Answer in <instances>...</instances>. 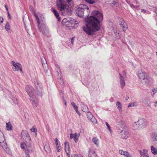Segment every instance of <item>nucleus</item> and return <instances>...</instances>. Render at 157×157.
<instances>
[{
	"label": "nucleus",
	"mask_w": 157,
	"mask_h": 157,
	"mask_svg": "<svg viewBox=\"0 0 157 157\" xmlns=\"http://www.w3.org/2000/svg\"><path fill=\"white\" fill-rule=\"evenodd\" d=\"M86 15L88 17L85 18L86 25L83 29L87 34L92 35L94 32L100 30V23L103 20V14L99 11L94 10L89 17V14Z\"/></svg>",
	"instance_id": "obj_1"
},
{
	"label": "nucleus",
	"mask_w": 157,
	"mask_h": 157,
	"mask_svg": "<svg viewBox=\"0 0 157 157\" xmlns=\"http://www.w3.org/2000/svg\"><path fill=\"white\" fill-rule=\"evenodd\" d=\"M32 11L36 18L38 28L40 30V31L41 32L43 35H46L49 32V29L46 24L44 20H40L39 19L38 16H40L41 15V14L38 13L36 14V12L34 9Z\"/></svg>",
	"instance_id": "obj_2"
},
{
	"label": "nucleus",
	"mask_w": 157,
	"mask_h": 157,
	"mask_svg": "<svg viewBox=\"0 0 157 157\" xmlns=\"http://www.w3.org/2000/svg\"><path fill=\"white\" fill-rule=\"evenodd\" d=\"M57 8L63 15H68L71 14V10L64 0H56Z\"/></svg>",
	"instance_id": "obj_3"
},
{
	"label": "nucleus",
	"mask_w": 157,
	"mask_h": 157,
	"mask_svg": "<svg viewBox=\"0 0 157 157\" xmlns=\"http://www.w3.org/2000/svg\"><path fill=\"white\" fill-rule=\"evenodd\" d=\"M138 77L142 80L143 84L149 85L151 84L153 82L152 79L145 72L142 71H139L138 75Z\"/></svg>",
	"instance_id": "obj_4"
},
{
	"label": "nucleus",
	"mask_w": 157,
	"mask_h": 157,
	"mask_svg": "<svg viewBox=\"0 0 157 157\" xmlns=\"http://www.w3.org/2000/svg\"><path fill=\"white\" fill-rule=\"evenodd\" d=\"M86 9L88 14H89V8L85 4H82L76 9L75 11V14L80 17H82L84 16L85 10Z\"/></svg>",
	"instance_id": "obj_5"
},
{
	"label": "nucleus",
	"mask_w": 157,
	"mask_h": 157,
	"mask_svg": "<svg viewBox=\"0 0 157 157\" xmlns=\"http://www.w3.org/2000/svg\"><path fill=\"white\" fill-rule=\"evenodd\" d=\"M34 84L38 91L37 95L42 96L43 95V90L41 87V84L39 83L37 81H35Z\"/></svg>",
	"instance_id": "obj_6"
},
{
	"label": "nucleus",
	"mask_w": 157,
	"mask_h": 157,
	"mask_svg": "<svg viewBox=\"0 0 157 157\" xmlns=\"http://www.w3.org/2000/svg\"><path fill=\"white\" fill-rule=\"evenodd\" d=\"M21 135L23 139L26 140L27 142H31V139L27 131L23 130L21 133Z\"/></svg>",
	"instance_id": "obj_7"
},
{
	"label": "nucleus",
	"mask_w": 157,
	"mask_h": 157,
	"mask_svg": "<svg viewBox=\"0 0 157 157\" xmlns=\"http://www.w3.org/2000/svg\"><path fill=\"white\" fill-rule=\"evenodd\" d=\"M25 88L26 92L30 98L33 97V96H35L34 95V90L32 86L28 85L26 86Z\"/></svg>",
	"instance_id": "obj_8"
},
{
	"label": "nucleus",
	"mask_w": 157,
	"mask_h": 157,
	"mask_svg": "<svg viewBox=\"0 0 157 157\" xmlns=\"http://www.w3.org/2000/svg\"><path fill=\"white\" fill-rule=\"evenodd\" d=\"M13 67L12 69L14 71H17L19 69L20 71L22 73V69L21 67V64L18 63H16L14 61H12Z\"/></svg>",
	"instance_id": "obj_9"
},
{
	"label": "nucleus",
	"mask_w": 157,
	"mask_h": 157,
	"mask_svg": "<svg viewBox=\"0 0 157 157\" xmlns=\"http://www.w3.org/2000/svg\"><path fill=\"white\" fill-rule=\"evenodd\" d=\"M138 123L140 126V128H144L147 126V121L144 118H140L138 121Z\"/></svg>",
	"instance_id": "obj_10"
},
{
	"label": "nucleus",
	"mask_w": 157,
	"mask_h": 157,
	"mask_svg": "<svg viewBox=\"0 0 157 157\" xmlns=\"http://www.w3.org/2000/svg\"><path fill=\"white\" fill-rule=\"evenodd\" d=\"M119 130H121V137L122 139H126L128 137L129 134L127 130H123L120 128H119Z\"/></svg>",
	"instance_id": "obj_11"
},
{
	"label": "nucleus",
	"mask_w": 157,
	"mask_h": 157,
	"mask_svg": "<svg viewBox=\"0 0 157 157\" xmlns=\"http://www.w3.org/2000/svg\"><path fill=\"white\" fill-rule=\"evenodd\" d=\"M118 126L121 128V130H127V127L124 121L120 120L118 122Z\"/></svg>",
	"instance_id": "obj_12"
},
{
	"label": "nucleus",
	"mask_w": 157,
	"mask_h": 157,
	"mask_svg": "<svg viewBox=\"0 0 157 157\" xmlns=\"http://www.w3.org/2000/svg\"><path fill=\"white\" fill-rule=\"evenodd\" d=\"M119 21L121 22L120 25L121 27L122 28L124 32L127 29L128 26L126 23L121 18H120L119 19Z\"/></svg>",
	"instance_id": "obj_13"
},
{
	"label": "nucleus",
	"mask_w": 157,
	"mask_h": 157,
	"mask_svg": "<svg viewBox=\"0 0 157 157\" xmlns=\"http://www.w3.org/2000/svg\"><path fill=\"white\" fill-rule=\"evenodd\" d=\"M31 141L27 142H26V147L27 149L25 151H27L28 152H32L33 151V147L31 145Z\"/></svg>",
	"instance_id": "obj_14"
},
{
	"label": "nucleus",
	"mask_w": 157,
	"mask_h": 157,
	"mask_svg": "<svg viewBox=\"0 0 157 157\" xmlns=\"http://www.w3.org/2000/svg\"><path fill=\"white\" fill-rule=\"evenodd\" d=\"M150 139L151 141H157V131L152 132L150 135Z\"/></svg>",
	"instance_id": "obj_15"
},
{
	"label": "nucleus",
	"mask_w": 157,
	"mask_h": 157,
	"mask_svg": "<svg viewBox=\"0 0 157 157\" xmlns=\"http://www.w3.org/2000/svg\"><path fill=\"white\" fill-rule=\"evenodd\" d=\"M30 100L32 101V103L34 107H37L38 101L36 97V96L30 98Z\"/></svg>",
	"instance_id": "obj_16"
},
{
	"label": "nucleus",
	"mask_w": 157,
	"mask_h": 157,
	"mask_svg": "<svg viewBox=\"0 0 157 157\" xmlns=\"http://www.w3.org/2000/svg\"><path fill=\"white\" fill-rule=\"evenodd\" d=\"M113 32L114 34L113 36L114 37V40H117L119 39L120 37V36L119 34V31L117 29H114Z\"/></svg>",
	"instance_id": "obj_17"
},
{
	"label": "nucleus",
	"mask_w": 157,
	"mask_h": 157,
	"mask_svg": "<svg viewBox=\"0 0 157 157\" xmlns=\"http://www.w3.org/2000/svg\"><path fill=\"white\" fill-rule=\"evenodd\" d=\"M88 156L90 157H96L97 155L93 149L90 148L89 150Z\"/></svg>",
	"instance_id": "obj_18"
},
{
	"label": "nucleus",
	"mask_w": 157,
	"mask_h": 157,
	"mask_svg": "<svg viewBox=\"0 0 157 157\" xmlns=\"http://www.w3.org/2000/svg\"><path fill=\"white\" fill-rule=\"evenodd\" d=\"M106 2L112 6H114L115 5H117V0H107Z\"/></svg>",
	"instance_id": "obj_19"
},
{
	"label": "nucleus",
	"mask_w": 157,
	"mask_h": 157,
	"mask_svg": "<svg viewBox=\"0 0 157 157\" xmlns=\"http://www.w3.org/2000/svg\"><path fill=\"white\" fill-rule=\"evenodd\" d=\"M44 60H45V58H44L43 59H41V63H42V65L43 68L44 69V71H47V69H48L47 63L46 61H45V62H44Z\"/></svg>",
	"instance_id": "obj_20"
},
{
	"label": "nucleus",
	"mask_w": 157,
	"mask_h": 157,
	"mask_svg": "<svg viewBox=\"0 0 157 157\" xmlns=\"http://www.w3.org/2000/svg\"><path fill=\"white\" fill-rule=\"evenodd\" d=\"M120 82L121 88L123 89L125 85V80L123 77H121L120 78Z\"/></svg>",
	"instance_id": "obj_21"
},
{
	"label": "nucleus",
	"mask_w": 157,
	"mask_h": 157,
	"mask_svg": "<svg viewBox=\"0 0 157 157\" xmlns=\"http://www.w3.org/2000/svg\"><path fill=\"white\" fill-rule=\"evenodd\" d=\"M132 128L134 130H137L138 129H140V126L138 123V121L135 122L132 125Z\"/></svg>",
	"instance_id": "obj_22"
},
{
	"label": "nucleus",
	"mask_w": 157,
	"mask_h": 157,
	"mask_svg": "<svg viewBox=\"0 0 157 157\" xmlns=\"http://www.w3.org/2000/svg\"><path fill=\"white\" fill-rule=\"evenodd\" d=\"M99 140L97 137H94L92 139V142L97 147L99 146Z\"/></svg>",
	"instance_id": "obj_23"
},
{
	"label": "nucleus",
	"mask_w": 157,
	"mask_h": 157,
	"mask_svg": "<svg viewBox=\"0 0 157 157\" xmlns=\"http://www.w3.org/2000/svg\"><path fill=\"white\" fill-rule=\"evenodd\" d=\"M52 11L54 15L57 18L59 21L60 20V18L59 17V15L57 11L55 9H53Z\"/></svg>",
	"instance_id": "obj_24"
},
{
	"label": "nucleus",
	"mask_w": 157,
	"mask_h": 157,
	"mask_svg": "<svg viewBox=\"0 0 157 157\" xmlns=\"http://www.w3.org/2000/svg\"><path fill=\"white\" fill-rule=\"evenodd\" d=\"M116 105L117 107V108L119 110V112L121 113L122 112V107L121 104V103L119 102H117L116 104Z\"/></svg>",
	"instance_id": "obj_25"
},
{
	"label": "nucleus",
	"mask_w": 157,
	"mask_h": 157,
	"mask_svg": "<svg viewBox=\"0 0 157 157\" xmlns=\"http://www.w3.org/2000/svg\"><path fill=\"white\" fill-rule=\"evenodd\" d=\"M151 148L152 153L154 155L157 154V149L155 148L153 146H151Z\"/></svg>",
	"instance_id": "obj_26"
},
{
	"label": "nucleus",
	"mask_w": 157,
	"mask_h": 157,
	"mask_svg": "<svg viewBox=\"0 0 157 157\" xmlns=\"http://www.w3.org/2000/svg\"><path fill=\"white\" fill-rule=\"evenodd\" d=\"M6 128L7 130L9 131H10L12 129V126L10 122L6 123Z\"/></svg>",
	"instance_id": "obj_27"
},
{
	"label": "nucleus",
	"mask_w": 157,
	"mask_h": 157,
	"mask_svg": "<svg viewBox=\"0 0 157 157\" xmlns=\"http://www.w3.org/2000/svg\"><path fill=\"white\" fill-rule=\"evenodd\" d=\"M65 145V150L66 151H69V143L67 141H65L64 143Z\"/></svg>",
	"instance_id": "obj_28"
},
{
	"label": "nucleus",
	"mask_w": 157,
	"mask_h": 157,
	"mask_svg": "<svg viewBox=\"0 0 157 157\" xmlns=\"http://www.w3.org/2000/svg\"><path fill=\"white\" fill-rule=\"evenodd\" d=\"M44 148L45 151L47 152H49L50 151V148L49 145L46 144L44 146Z\"/></svg>",
	"instance_id": "obj_29"
},
{
	"label": "nucleus",
	"mask_w": 157,
	"mask_h": 157,
	"mask_svg": "<svg viewBox=\"0 0 157 157\" xmlns=\"http://www.w3.org/2000/svg\"><path fill=\"white\" fill-rule=\"evenodd\" d=\"M56 70L57 72L59 75L61 76L62 73L60 70V67L58 65H56Z\"/></svg>",
	"instance_id": "obj_30"
},
{
	"label": "nucleus",
	"mask_w": 157,
	"mask_h": 157,
	"mask_svg": "<svg viewBox=\"0 0 157 157\" xmlns=\"http://www.w3.org/2000/svg\"><path fill=\"white\" fill-rule=\"evenodd\" d=\"M82 110L85 112L88 113L89 112V109L88 107L86 105H84L83 107Z\"/></svg>",
	"instance_id": "obj_31"
},
{
	"label": "nucleus",
	"mask_w": 157,
	"mask_h": 157,
	"mask_svg": "<svg viewBox=\"0 0 157 157\" xmlns=\"http://www.w3.org/2000/svg\"><path fill=\"white\" fill-rule=\"evenodd\" d=\"M86 115L88 119L89 120H90V119L93 117L92 114L90 112L87 113Z\"/></svg>",
	"instance_id": "obj_32"
},
{
	"label": "nucleus",
	"mask_w": 157,
	"mask_h": 157,
	"mask_svg": "<svg viewBox=\"0 0 157 157\" xmlns=\"http://www.w3.org/2000/svg\"><path fill=\"white\" fill-rule=\"evenodd\" d=\"M90 121L94 124H96L97 123V121L94 117H92L90 120Z\"/></svg>",
	"instance_id": "obj_33"
},
{
	"label": "nucleus",
	"mask_w": 157,
	"mask_h": 157,
	"mask_svg": "<svg viewBox=\"0 0 157 157\" xmlns=\"http://www.w3.org/2000/svg\"><path fill=\"white\" fill-rule=\"evenodd\" d=\"M127 151H124L122 150H120L119 151V153L121 155L124 156Z\"/></svg>",
	"instance_id": "obj_34"
},
{
	"label": "nucleus",
	"mask_w": 157,
	"mask_h": 157,
	"mask_svg": "<svg viewBox=\"0 0 157 157\" xmlns=\"http://www.w3.org/2000/svg\"><path fill=\"white\" fill-rule=\"evenodd\" d=\"M30 130L32 132H34L36 133V135L37 133H36L37 132V129L36 128H34L33 127L32 128L30 129Z\"/></svg>",
	"instance_id": "obj_35"
},
{
	"label": "nucleus",
	"mask_w": 157,
	"mask_h": 157,
	"mask_svg": "<svg viewBox=\"0 0 157 157\" xmlns=\"http://www.w3.org/2000/svg\"><path fill=\"white\" fill-rule=\"evenodd\" d=\"M5 28L7 31L10 30V26L9 23H6Z\"/></svg>",
	"instance_id": "obj_36"
},
{
	"label": "nucleus",
	"mask_w": 157,
	"mask_h": 157,
	"mask_svg": "<svg viewBox=\"0 0 157 157\" xmlns=\"http://www.w3.org/2000/svg\"><path fill=\"white\" fill-rule=\"evenodd\" d=\"M72 136H74L75 137H78L80 136V134H79V133L77 134L76 133H75V134L71 133L70 135V137H71Z\"/></svg>",
	"instance_id": "obj_37"
},
{
	"label": "nucleus",
	"mask_w": 157,
	"mask_h": 157,
	"mask_svg": "<svg viewBox=\"0 0 157 157\" xmlns=\"http://www.w3.org/2000/svg\"><path fill=\"white\" fill-rule=\"evenodd\" d=\"M157 92V89H153L152 90V91L151 92V95L152 96H153L155 94L156 92Z\"/></svg>",
	"instance_id": "obj_38"
},
{
	"label": "nucleus",
	"mask_w": 157,
	"mask_h": 157,
	"mask_svg": "<svg viewBox=\"0 0 157 157\" xmlns=\"http://www.w3.org/2000/svg\"><path fill=\"white\" fill-rule=\"evenodd\" d=\"M86 2L90 4H93L95 3V0H85Z\"/></svg>",
	"instance_id": "obj_39"
},
{
	"label": "nucleus",
	"mask_w": 157,
	"mask_h": 157,
	"mask_svg": "<svg viewBox=\"0 0 157 157\" xmlns=\"http://www.w3.org/2000/svg\"><path fill=\"white\" fill-rule=\"evenodd\" d=\"M124 156L126 157H132L131 154L127 151H126Z\"/></svg>",
	"instance_id": "obj_40"
},
{
	"label": "nucleus",
	"mask_w": 157,
	"mask_h": 157,
	"mask_svg": "<svg viewBox=\"0 0 157 157\" xmlns=\"http://www.w3.org/2000/svg\"><path fill=\"white\" fill-rule=\"evenodd\" d=\"M71 157H82V156L80 155H78L77 154H72L71 155Z\"/></svg>",
	"instance_id": "obj_41"
},
{
	"label": "nucleus",
	"mask_w": 157,
	"mask_h": 157,
	"mask_svg": "<svg viewBox=\"0 0 157 157\" xmlns=\"http://www.w3.org/2000/svg\"><path fill=\"white\" fill-rule=\"evenodd\" d=\"M26 144L21 143V147L22 149H25V146H26Z\"/></svg>",
	"instance_id": "obj_42"
},
{
	"label": "nucleus",
	"mask_w": 157,
	"mask_h": 157,
	"mask_svg": "<svg viewBox=\"0 0 157 157\" xmlns=\"http://www.w3.org/2000/svg\"><path fill=\"white\" fill-rule=\"evenodd\" d=\"M105 124L107 126L108 129H109L110 132H111V129H110V127L108 123L107 122H105Z\"/></svg>",
	"instance_id": "obj_43"
},
{
	"label": "nucleus",
	"mask_w": 157,
	"mask_h": 157,
	"mask_svg": "<svg viewBox=\"0 0 157 157\" xmlns=\"http://www.w3.org/2000/svg\"><path fill=\"white\" fill-rule=\"evenodd\" d=\"M147 150H146V149H144L142 151V154H143L142 155L143 156L144 155H146V154H147Z\"/></svg>",
	"instance_id": "obj_44"
},
{
	"label": "nucleus",
	"mask_w": 157,
	"mask_h": 157,
	"mask_svg": "<svg viewBox=\"0 0 157 157\" xmlns=\"http://www.w3.org/2000/svg\"><path fill=\"white\" fill-rule=\"evenodd\" d=\"M55 141L56 142V147L58 146L59 145H60V144H58V140L57 138H55Z\"/></svg>",
	"instance_id": "obj_45"
},
{
	"label": "nucleus",
	"mask_w": 157,
	"mask_h": 157,
	"mask_svg": "<svg viewBox=\"0 0 157 157\" xmlns=\"http://www.w3.org/2000/svg\"><path fill=\"white\" fill-rule=\"evenodd\" d=\"M56 147L57 148V151L58 152H60V145L57 146V147Z\"/></svg>",
	"instance_id": "obj_46"
},
{
	"label": "nucleus",
	"mask_w": 157,
	"mask_h": 157,
	"mask_svg": "<svg viewBox=\"0 0 157 157\" xmlns=\"http://www.w3.org/2000/svg\"><path fill=\"white\" fill-rule=\"evenodd\" d=\"M134 106V103L129 104L128 106V107H132Z\"/></svg>",
	"instance_id": "obj_47"
},
{
	"label": "nucleus",
	"mask_w": 157,
	"mask_h": 157,
	"mask_svg": "<svg viewBox=\"0 0 157 157\" xmlns=\"http://www.w3.org/2000/svg\"><path fill=\"white\" fill-rule=\"evenodd\" d=\"M74 140L75 143L77 142L78 140V137H74Z\"/></svg>",
	"instance_id": "obj_48"
},
{
	"label": "nucleus",
	"mask_w": 157,
	"mask_h": 157,
	"mask_svg": "<svg viewBox=\"0 0 157 157\" xmlns=\"http://www.w3.org/2000/svg\"><path fill=\"white\" fill-rule=\"evenodd\" d=\"M3 21V19L2 17H0V24L2 23Z\"/></svg>",
	"instance_id": "obj_49"
},
{
	"label": "nucleus",
	"mask_w": 157,
	"mask_h": 157,
	"mask_svg": "<svg viewBox=\"0 0 157 157\" xmlns=\"http://www.w3.org/2000/svg\"><path fill=\"white\" fill-rule=\"evenodd\" d=\"M25 153L26 154V157H30L29 155L28 154V153L27 151H25Z\"/></svg>",
	"instance_id": "obj_50"
},
{
	"label": "nucleus",
	"mask_w": 157,
	"mask_h": 157,
	"mask_svg": "<svg viewBox=\"0 0 157 157\" xmlns=\"http://www.w3.org/2000/svg\"><path fill=\"white\" fill-rule=\"evenodd\" d=\"M66 153L67 155L68 156V157H70V154H69V151H66Z\"/></svg>",
	"instance_id": "obj_51"
},
{
	"label": "nucleus",
	"mask_w": 157,
	"mask_h": 157,
	"mask_svg": "<svg viewBox=\"0 0 157 157\" xmlns=\"http://www.w3.org/2000/svg\"><path fill=\"white\" fill-rule=\"evenodd\" d=\"M143 102L145 104L147 105V106H149V104L147 102H146L145 101H144Z\"/></svg>",
	"instance_id": "obj_52"
},
{
	"label": "nucleus",
	"mask_w": 157,
	"mask_h": 157,
	"mask_svg": "<svg viewBox=\"0 0 157 157\" xmlns=\"http://www.w3.org/2000/svg\"><path fill=\"white\" fill-rule=\"evenodd\" d=\"M71 105L74 107L76 106V105H75V104L74 102H72L71 103Z\"/></svg>",
	"instance_id": "obj_53"
},
{
	"label": "nucleus",
	"mask_w": 157,
	"mask_h": 157,
	"mask_svg": "<svg viewBox=\"0 0 157 157\" xmlns=\"http://www.w3.org/2000/svg\"><path fill=\"white\" fill-rule=\"evenodd\" d=\"M74 109L76 111V110H78V108L77 106H76L74 107Z\"/></svg>",
	"instance_id": "obj_54"
},
{
	"label": "nucleus",
	"mask_w": 157,
	"mask_h": 157,
	"mask_svg": "<svg viewBox=\"0 0 157 157\" xmlns=\"http://www.w3.org/2000/svg\"><path fill=\"white\" fill-rule=\"evenodd\" d=\"M139 151L140 153V154L141 156H142L143 155L142 154V151L141 150H138Z\"/></svg>",
	"instance_id": "obj_55"
},
{
	"label": "nucleus",
	"mask_w": 157,
	"mask_h": 157,
	"mask_svg": "<svg viewBox=\"0 0 157 157\" xmlns=\"http://www.w3.org/2000/svg\"><path fill=\"white\" fill-rule=\"evenodd\" d=\"M72 0H67V2L68 4H69L71 2Z\"/></svg>",
	"instance_id": "obj_56"
},
{
	"label": "nucleus",
	"mask_w": 157,
	"mask_h": 157,
	"mask_svg": "<svg viewBox=\"0 0 157 157\" xmlns=\"http://www.w3.org/2000/svg\"><path fill=\"white\" fill-rule=\"evenodd\" d=\"M71 44H73L74 43V38H72L71 39Z\"/></svg>",
	"instance_id": "obj_57"
},
{
	"label": "nucleus",
	"mask_w": 157,
	"mask_h": 157,
	"mask_svg": "<svg viewBox=\"0 0 157 157\" xmlns=\"http://www.w3.org/2000/svg\"><path fill=\"white\" fill-rule=\"evenodd\" d=\"M63 99L64 102V105H67V103H66V101L65 100V99H64V98H63Z\"/></svg>",
	"instance_id": "obj_58"
},
{
	"label": "nucleus",
	"mask_w": 157,
	"mask_h": 157,
	"mask_svg": "<svg viewBox=\"0 0 157 157\" xmlns=\"http://www.w3.org/2000/svg\"><path fill=\"white\" fill-rule=\"evenodd\" d=\"M154 106L155 107L157 106V101L154 102Z\"/></svg>",
	"instance_id": "obj_59"
},
{
	"label": "nucleus",
	"mask_w": 157,
	"mask_h": 157,
	"mask_svg": "<svg viewBox=\"0 0 157 157\" xmlns=\"http://www.w3.org/2000/svg\"><path fill=\"white\" fill-rule=\"evenodd\" d=\"M154 12H155V13H157V9L156 8L155 9V10H153Z\"/></svg>",
	"instance_id": "obj_60"
},
{
	"label": "nucleus",
	"mask_w": 157,
	"mask_h": 157,
	"mask_svg": "<svg viewBox=\"0 0 157 157\" xmlns=\"http://www.w3.org/2000/svg\"><path fill=\"white\" fill-rule=\"evenodd\" d=\"M71 23H73V24H76V21H71Z\"/></svg>",
	"instance_id": "obj_61"
},
{
	"label": "nucleus",
	"mask_w": 157,
	"mask_h": 157,
	"mask_svg": "<svg viewBox=\"0 0 157 157\" xmlns=\"http://www.w3.org/2000/svg\"><path fill=\"white\" fill-rule=\"evenodd\" d=\"M76 112H77V113H78V114L80 116V113H79V112L78 111V110H76Z\"/></svg>",
	"instance_id": "obj_62"
},
{
	"label": "nucleus",
	"mask_w": 157,
	"mask_h": 157,
	"mask_svg": "<svg viewBox=\"0 0 157 157\" xmlns=\"http://www.w3.org/2000/svg\"><path fill=\"white\" fill-rule=\"evenodd\" d=\"M141 11L142 12L145 13L146 12L145 10L144 9H142L141 10Z\"/></svg>",
	"instance_id": "obj_63"
},
{
	"label": "nucleus",
	"mask_w": 157,
	"mask_h": 157,
	"mask_svg": "<svg viewBox=\"0 0 157 157\" xmlns=\"http://www.w3.org/2000/svg\"><path fill=\"white\" fill-rule=\"evenodd\" d=\"M143 156L144 157H149L147 154H146V155H143Z\"/></svg>",
	"instance_id": "obj_64"
}]
</instances>
